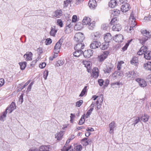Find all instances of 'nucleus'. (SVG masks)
Listing matches in <instances>:
<instances>
[{
  "label": "nucleus",
  "mask_w": 151,
  "mask_h": 151,
  "mask_svg": "<svg viewBox=\"0 0 151 151\" xmlns=\"http://www.w3.org/2000/svg\"><path fill=\"white\" fill-rule=\"evenodd\" d=\"M55 26L51 27L50 35L51 36H54L57 32V30L55 29Z\"/></svg>",
  "instance_id": "27"
},
{
  "label": "nucleus",
  "mask_w": 151,
  "mask_h": 151,
  "mask_svg": "<svg viewBox=\"0 0 151 151\" xmlns=\"http://www.w3.org/2000/svg\"><path fill=\"white\" fill-rule=\"evenodd\" d=\"M83 101L81 100L77 101L76 103V106L80 107L83 103Z\"/></svg>",
  "instance_id": "47"
},
{
  "label": "nucleus",
  "mask_w": 151,
  "mask_h": 151,
  "mask_svg": "<svg viewBox=\"0 0 151 151\" xmlns=\"http://www.w3.org/2000/svg\"><path fill=\"white\" fill-rule=\"evenodd\" d=\"M52 40L50 39L47 38L46 39L45 43L46 45H47L50 44L52 43Z\"/></svg>",
  "instance_id": "50"
},
{
  "label": "nucleus",
  "mask_w": 151,
  "mask_h": 151,
  "mask_svg": "<svg viewBox=\"0 0 151 151\" xmlns=\"http://www.w3.org/2000/svg\"><path fill=\"white\" fill-rule=\"evenodd\" d=\"M116 124L113 121L109 125V133L110 134H113L114 129L116 127Z\"/></svg>",
  "instance_id": "6"
},
{
  "label": "nucleus",
  "mask_w": 151,
  "mask_h": 151,
  "mask_svg": "<svg viewBox=\"0 0 151 151\" xmlns=\"http://www.w3.org/2000/svg\"><path fill=\"white\" fill-rule=\"evenodd\" d=\"M64 64V62L62 60H58L56 62L55 64V66L57 67H59L62 65Z\"/></svg>",
  "instance_id": "40"
},
{
  "label": "nucleus",
  "mask_w": 151,
  "mask_h": 151,
  "mask_svg": "<svg viewBox=\"0 0 151 151\" xmlns=\"http://www.w3.org/2000/svg\"><path fill=\"white\" fill-rule=\"evenodd\" d=\"M141 32L143 36L140 40V42L143 44L148 38H151V33H150L146 30H142Z\"/></svg>",
  "instance_id": "2"
},
{
  "label": "nucleus",
  "mask_w": 151,
  "mask_h": 151,
  "mask_svg": "<svg viewBox=\"0 0 151 151\" xmlns=\"http://www.w3.org/2000/svg\"><path fill=\"white\" fill-rule=\"evenodd\" d=\"M75 116V114H70V122L71 123H72L73 122V119L74 118Z\"/></svg>",
  "instance_id": "56"
},
{
  "label": "nucleus",
  "mask_w": 151,
  "mask_h": 151,
  "mask_svg": "<svg viewBox=\"0 0 151 151\" xmlns=\"http://www.w3.org/2000/svg\"><path fill=\"white\" fill-rule=\"evenodd\" d=\"M121 84H122L121 83H120L119 82H114L111 83V87L113 88H114L117 87L116 85L119 86Z\"/></svg>",
  "instance_id": "36"
},
{
  "label": "nucleus",
  "mask_w": 151,
  "mask_h": 151,
  "mask_svg": "<svg viewBox=\"0 0 151 151\" xmlns=\"http://www.w3.org/2000/svg\"><path fill=\"white\" fill-rule=\"evenodd\" d=\"M129 45V43H127L122 48V50L124 51L127 49Z\"/></svg>",
  "instance_id": "60"
},
{
  "label": "nucleus",
  "mask_w": 151,
  "mask_h": 151,
  "mask_svg": "<svg viewBox=\"0 0 151 151\" xmlns=\"http://www.w3.org/2000/svg\"><path fill=\"white\" fill-rule=\"evenodd\" d=\"M84 56L86 58H88L90 57L93 55V50H85L83 52Z\"/></svg>",
  "instance_id": "12"
},
{
  "label": "nucleus",
  "mask_w": 151,
  "mask_h": 151,
  "mask_svg": "<svg viewBox=\"0 0 151 151\" xmlns=\"http://www.w3.org/2000/svg\"><path fill=\"white\" fill-rule=\"evenodd\" d=\"M83 64L85 65V66L87 68H90V63L88 61H84Z\"/></svg>",
  "instance_id": "43"
},
{
  "label": "nucleus",
  "mask_w": 151,
  "mask_h": 151,
  "mask_svg": "<svg viewBox=\"0 0 151 151\" xmlns=\"http://www.w3.org/2000/svg\"><path fill=\"white\" fill-rule=\"evenodd\" d=\"M84 38V35L81 32H78L75 35L74 40L77 42H82Z\"/></svg>",
  "instance_id": "3"
},
{
  "label": "nucleus",
  "mask_w": 151,
  "mask_h": 151,
  "mask_svg": "<svg viewBox=\"0 0 151 151\" xmlns=\"http://www.w3.org/2000/svg\"><path fill=\"white\" fill-rule=\"evenodd\" d=\"M136 81L141 87H145L147 85L146 82L143 79L138 78L136 79Z\"/></svg>",
  "instance_id": "7"
},
{
  "label": "nucleus",
  "mask_w": 151,
  "mask_h": 151,
  "mask_svg": "<svg viewBox=\"0 0 151 151\" xmlns=\"http://www.w3.org/2000/svg\"><path fill=\"white\" fill-rule=\"evenodd\" d=\"M57 24L60 27H63V23L61 19H58L57 20Z\"/></svg>",
  "instance_id": "49"
},
{
  "label": "nucleus",
  "mask_w": 151,
  "mask_h": 151,
  "mask_svg": "<svg viewBox=\"0 0 151 151\" xmlns=\"http://www.w3.org/2000/svg\"><path fill=\"white\" fill-rule=\"evenodd\" d=\"M116 0H111L109 3V6L111 8H114L116 6Z\"/></svg>",
  "instance_id": "24"
},
{
  "label": "nucleus",
  "mask_w": 151,
  "mask_h": 151,
  "mask_svg": "<svg viewBox=\"0 0 151 151\" xmlns=\"http://www.w3.org/2000/svg\"><path fill=\"white\" fill-rule=\"evenodd\" d=\"M92 76L93 77L96 78L99 76V71L97 68H94L92 70Z\"/></svg>",
  "instance_id": "19"
},
{
  "label": "nucleus",
  "mask_w": 151,
  "mask_h": 151,
  "mask_svg": "<svg viewBox=\"0 0 151 151\" xmlns=\"http://www.w3.org/2000/svg\"><path fill=\"white\" fill-rule=\"evenodd\" d=\"M84 115L82 116L81 118V119H80L79 122H78V124L80 125H81L83 124L85 120H84Z\"/></svg>",
  "instance_id": "42"
},
{
  "label": "nucleus",
  "mask_w": 151,
  "mask_h": 151,
  "mask_svg": "<svg viewBox=\"0 0 151 151\" xmlns=\"http://www.w3.org/2000/svg\"><path fill=\"white\" fill-rule=\"evenodd\" d=\"M46 65V64L45 63L43 62L40 64L39 65V67L41 68H43Z\"/></svg>",
  "instance_id": "52"
},
{
  "label": "nucleus",
  "mask_w": 151,
  "mask_h": 151,
  "mask_svg": "<svg viewBox=\"0 0 151 151\" xmlns=\"http://www.w3.org/2000/svg\"><path fill=\"white\" fill-rule=\"evenodd\" d=\"M7 112V111H5L2 113L1 116L0 117V120L1 121H4V118L6 117Z\"/></svg>",
  "instance_id": "37"
},
{
  "label": "nucleus",
  "mask_w": 151,
  "mask_h": 151,
  "mask_svg": "<svg viewBox=\"0 0 151 151\" xmlns=\"http://www.w3.org/2000/svg\"><path fill=\"white\" fill-rule=\"evenodd\" d=\"M50 148V146H42L40 147L38 151H49Z\"/></svg>",
  "instance_id": "21"
},
{
  "label": "nucleus",
  "mask_w": 151,
  "mask_h": 151,
  "mask_svg": "<svg viewBox=\"0 0 151 151\" xmlns=\"http://www.w3.org/2000/svg\"><path fill=\"white\" fill-rule=\"evenodd\" d=\"M98 83L100 86H102L103 85L104 81L102 79H99L98 81Z\"/></svg>",
  "instance_id": "53"
},
{
  "label": "nucleus",
  "mask_w": 151,
  "mask_h": 151,
  "mask_svg": "<svg viewBox=\"0 0 151 151\" xmlns=\"http://www.w3.org/2000/svg\"><path fill=\"white\" fill-rule=\"evenodd\" d=\"M83 27V24L80 22H78L76 24L74 27V28L78 30H80Z\"/></svg>",
  "instance_id": "29"
},
{
  "label": "nucleus",
  "mask_w": 151,
  "mask_h": 151,
  "mask_svg": "<svg viewBox=\"0 0 151 151\" xmlns=\"http://www.w3.org/2000/svg\"><path fill=\"white\" fill-rule=\"evenodd\" d=\"M109 46V43L105 42L102 43L101 47V48L102 50H105L108 48Z\"/></svg>",
  "instance_id": "30"
},
{
  "label": "nucleus",
  "mask_w": 151,
  "mask_h": 151,
  "mask_svg": "<svg viewBox=\"0 0 151 151\" xmlns=\"http://www.w3.org/2000/svg\"><path fill=\"white\" fill-rule=\"evenodd\" d=\"M54 54L53 56H50L49 59L50 60H52L53 59L56 58L58 56V53L57 52H54Z\"/></svg>",
  "instance_id": "46"
},
{
  "label": "nucleus",
  "mask_w": 151,
  "mask_h": 151,
  "mask_svg": "<svg viewBox=\"0 0 151 151\" xmlns=\"http://www.w3.org/2000/svg\"><path fill=\"white\" fill-rule=\"evenodd\" d=\"M112 39L111 35L109 33H106L104 36V39L105 42L109 43L111 41Z\"/></svg>",
  "instance_id": "13"
},
{
  "label": "nucleus",
  "mask_w": 151,
  "mask_h": 151,
  "mask_svg": "<svg viewBox=\"0 0 151 151\" xmlns=\"http://www.w3.org/2000/svg\"><path fill=\"white\" fill-rule=\"evenodd\" d=\"M118 22V20L117 19L116 17H115L113 18L111 21L110 23L111 25H114V24H117V23Z\"/></svg>",
  "instance_id": "38"
},
{
  "label": "nucleus",
  "mask_w": 151,
  "mask_h": 151,
  "mask_svg": "<svg viewBox=\"0 0 151 151\" xmlns=\"http://www.w3.org/2000/svg\"><path fill=\"white\" fill-rule=\"evenodd\" d=\"M103 97H101L99 98L96 102L95 101L92 102L91 104V105L90 107H91V108H93L94 105H96L97 106V109H100V106H99V101L98 100H100V102L102 103L103 101Z\"/></svg>",
  "instance_id": "5"
},
{
  "label": "nucleus",
  "mask_w": 151,
  "mask_h": 151,
  "mask_svg": "<svg viewBox=\"0 0 151 151\" xmlns=\"http://www.w3.org/2000/svg\"><path fill=\"white\" fill-rule=\"evenodd\" d=\"M78 43L74 46L75 50L82 51L81 50L83 49L85 47L84 44L82 42Z\"/></svg>",
  "instance_id": "8"
},
{
  "label": "nucleus",
  "mask_w": 151,
  "mask_h": 151,
  "mask_svg": "<svg viewBox=\"0 0 151 151\" xmlns=\"http://www.w3.org/2000/svg\"><path fill=\"white\" fill-rule=\"evenodd\" d=\"M7 110L8 111V112L10 113L12 112L14 110L13 109L10 108L9 107H8L6 109L5 111H7Z\"/></svg>",
  "instance_id": "57"
},
{
  "label": "nucleus",
  "mask_w": 151,
  "mask_h": 151,
  "mask_svg": "<svg viewBox=\"0 0 151 151\" xmlns=\"http://www.w3.org/2000/svg\"><path fill=\"white\" fill-rule=\"evenodd\" d=\"M87 139V138H84L81 140L83 144L86 146L89 144H91L92 142L91 140V139H89L88 140Z\"/></svg>",
  "instance_id": "18"
},
{
  "label": "nucleus",
  "mask_w": 151,
  "mask_h": 151,
  "mask_svg": "<svg viewBox=\"0 0 151 151\" xmlns=\"http://www.w3.org/2000/svg\"><path fill=\"white\" fill-rule=\"evenodd\" d=\"M83 53V51L76 50V51L73 52V55L76 57H78Z\"/></svg>",
  "instance_id": "32"
},
{
  "label": "nucleus",
  "mask_w": 151,
  "mask_h": 151,
  "mask_svg": "<svg viewBox=\"0 0 151 151\" xmlns=\"http://www.w3.org/2000/svg\"><path fill=\"white\" fill-rule=\"evenodd\" d=\"M76 151H81L82 149V147L81 145H79L75 147Z\"/></svg>",
  "instance_id": "48"
},
{
  "label": "nucleus",
  "mask_w": 151,
  "mask_h": 151,
  "mask_svg": "<svg viewBox=\"0 0 151 151\" xmlns=\"http://www.w3.org/2000/svg\"><path fill=\"white\" fill-rule=\"evenodd\" d=\"M72 0H66L64 2V7H67L68 4H69L71 1Z\"/></svg>",
  "instance_id": "45"
},
{
  "label": "nucleus",
  "mask_w": 151,
  "mask_h": 151,
  "mask_svg": "<svg viewBox=\"0 0 151 151\" xmlns=\"http://www.w3.org/2000/svg\"><path fill=\"white\" fill-rule=\"evenodd\" d=\"M77 19V16L76 15H73L72 17L73 22H76Z\"/></svg>",
  "instance_id": "63"
},
{
  "label": "nucleus",
  "mask_w": 151,
  "mask_h": 151,
  "mask_svg": "<svg viewBox=\"0 0 151 151\" xmlns=\"http://www.w3.org/2000/svg\"><path fill=\"white\" fill-rule=\"evenodd\" d=\"M87 87L86 86H85L83 90H82L81 94H80L79 96L82 97L83 96L84 94H85L87 90Z\"/></svg>",
  "instance_id": "39"
},
{
  "label": "nucleus",
  "mask_w": 151,
  "mask_h": 151,
  "mask_svg": "<svg viewBox=\"0 0 151 151\" xmlns=\"http://www.w3.org/2000/svg\"><path fill=\"white\" fill-rule=\"evenodd\" d=\"M4 83V81L3 78L0 79V87L3 86Z\"/></svg>",
  "instance_id": "58"
},
{
  "label": "nucleus",
  "mask_w": 151,
  "mask_h": 151,
  "mask_svg": "<svg viewBox=\"0 0 151 151\" xmlns=\"http://www.w3.org/2000/svg\"><path fill=\"white\" fill-rule=\"evenodd\" d=\"M109 53L107 52H105L103 54L100 56L99 57L100 61H102L106 59L108 54Z\"/></svg>",
  "instance_id": "22"
},
{
  "label": "nucleus",
  "mask_w": 151,
  "mask_h": 151,
  "mask_svg": "<svg viewBox=\"0 0 151 151\" xmlns=\"http://www.w3.org/2000/svg\"><path fill=\"white\" fill-rule=\"evenodd\" d=\"M55 138H57L58 140L61 139V138L63 136V132L62 131H60L59 133L56 134Z\"/></svg>",
  "instance_id": "28"
},
{
  "label": "nucleus",
  "mask_w": 151,
  "mask_h": 151,
  "mask_svg": "<svg viewBox=\"0 0 151 151\" xmlns=\"http://www.w3.org/2000/svg\"><path fill=\"white\" fill-rule=\"evenodd\" d=\"M70 30V27L68 26H67L65 29V32L66 33H68L69 32V31H68V30Z\"/></svg>",
  "instance_id": "62"
},
{
  "label": "nucleus",
  "mask_w": 151,
  "mask_h": 151,
  "mask_svg": "<svg viewBox=\"0 0 151 151\" xmlns=\"http://www.w3.org/2000/svg\"><path fill=\"white\" fill-rule=\"evenodd\" d=\"M63 15V12L61 10L58 9L55 11L53 14V17L57 18H59Z\"/></svg>",
  "instance_id": "14"
},
{
  "label": "nucleus",
  "mask_w": 151,
  "mask_h": 151,
  "mask_svg": "<svg viewBox=\"0 0 151 151\" xmlns=\"http://www.w3.org/2000/svg\"><path fill=\"white\" fill-rule=\"evenodd\" d=\"M91 22L90 18L88 17H86L83 19L82 22L84 25H88Z\"/></svg>",
  "instance_id": "25"
},
{
  "label": "nucleus",
  "mask_w": 151,
  "mask_h": 151,
  "mask_svg": "<svg viewBox=\"0 0 151 151\" xmlns=\"http://www.w3.org/2000/svg\"><path fill=\"white\" fill-rule=\"evenodd\" d=\"M101 45V44L100 42L98 41H94L91 44L90 47L92 49H94L98 48Z\"/></svg>",
  "instance_id": "10"
},
{
  "label": "nucleus",
  "mask_w": 151,
  "mask_h": 151,
  "mask_svg": "<svg viewBox=\"0 0 151 151\" xmlns=\"http://www.w3.org/2000/svg\"><path fill=\"white\" fill-rule=\"evenodd\" d=\"M32 54L31 52H27L24 55V57L27 61L31 60H32Z\"/></svg>",
  "instance_id": "16"
},
{
  "label": "nucleus",
  "mask_w": 151,
  "mask_h": 151,
  "mask_svg": "<svg viewBox=\"0 0 151 151\" xmlns=\"http://www.w3.org/2000/svg\"><path fill=\"white\" fill-rule=\"evenodd\" d=\"M144 58L147 60H150L151 59V52L148 51L144 54Z\"/></svg>",
  "instance_id": "26"
},
{
  "label": "nucleus",
  "mask_w": 151,
  "mask_h": 151,
  "mask_svg": "<svg viewBox=\"0 0 151 151\" xmlns=\"http://www.w3.org/2000/svg\"><path fill=\"white\" fill-rule=\"evenodd\" d=\"M130 8L129 4L127 3L123 4L121 8L122 12L125 13L129 10Z\"/></svg>",
  "instance_id": "9"
},
{
  "label": "nucleus",
  "mask_w": 151,
  "mask_h": 151,
  "mask_svg": "<svg viewBox=\"0 0 151 151\" xmlns=\"http://www.w3.org/2000/svg\"><path fill=\"white\" fill-rule=\"evenodd\" d=\"M143 67L146 70L151 71V62H149L146 63H145Z\"/></svg>",
  "instance_id": "23"
},
{
  "label": "nucleus",
  "mask_w": 151,
  "mask_h": 151,
  "mask_svg": "<svg viewBox=\"0 0 151 151\" xmlns=\"http://www.w3.org/2000/svg\"><path fill=\"white\" fill-rule=\"evenodd\" d=\"M139 122H140V119L139 117H138L137 119L135 120L133 124V125H134V126L136 124H137Z\"/></svg>",
  "instance_id": "54"
},
{
  "label": "nucleus",
  "mask_w": 151,
  "mask_h": 151,
  "mask_svg": "<svg viewBox=\"0 0 151 151\" xmlns=\"http://www.w3.org/2000/svg\"><path fill=\"white\" fill-rule=\"evenodd\" d=\"M109 28V24H103L101 26V28L103 30H106Z\"/></svg>",
  "instance_id": "44"
},
{
  "label": "nucleus",
  "mask_w": 151,
  "mask_h": 151,
  "mask_svg": "<svg viewBox=\"0 0 151 151\" xmlns=\"http://www.w3.org/2000/svg\"><path fill=\"white\" fill-rule=\"evenodd\" d=\"M141 120L144 122H146L148 121L149 119V116L147 115H143L141 118Z\"/></svg>",
  "instance_id": "35"
},
{
  "label": "nucleus",
  "mask_w": 151,
  "mask_h": 151,
  "mask_svg": "<svg viewBox=\"0 0 151 151\" xmlns=\"http://www.w3.org/2000/svg\"><path fill=\"white\" fill-rule=\"evenodd\" d=\"M141 48H143L142 50L144 53H145V52H146L147 51V48L146 46H143Z\"/></svg>",
  "instance_id": "61"
},
{
  "label": "nucleus",
  "mask_w": 151,
  "mask_h": 151,
  "mask_svg": "<svg viewBox=\"0 0 151 151\" xmlns=\"http://www.w3.org/2000/svg\"><path fill=\"white\" fill-rule=\"evenodd\" d=\"M122 29V26L119 23L114 24L112 27V29L114 31H119Z\"/></svg>",
  "instance_id": "15"
},
{
  "label": "nucleus",
  "mask_w": 151,
  "mask_h": 151,
  "mask_svg": "<svg viewBox=\"0 0 151 151\" xmlns=\"http://www.w3.org/2000/svg\"><path fill=\"white\" fill-rule=\"evenodd\" d=\"M113 40L116 42H121L123 40V37L121 34L116 35L114 37H113Z\"/></svg>",
  "instance_id": "11"
},
{
  "label": "nucleus",
  "mask_w": 151,
  "mask_h": 151,
  "mask_svg": "<svg viewBox=\"0 0 151 151\" xmlns=\"http://www.w3.org/2000/svg\"><path fill=\"white\" fill-rule=\"evenodd\" d=\"M132 76V78H134L137 77V74L134 72L133 71Z\"/></svg>",
  "instance_id": "64"
},
{
  "label": "nucleus",
  "mask_w": 151,
  "mask_h": 151,
  "mask_svg": "<svg viewBox=\"0 0 151 151\" xmlns=\"http://www.w3.org/2000/svg\"><path fill=\"white\" fill-rule=\"evenodd\" d=\"M93 109V108H91L88 111L85 116L86 118H88L90 116L91 114V113L92 112Z\"/></svg>",
  "instance_id": "41"
},
{
  "label": "nucleus",
  "mask_w": 151,
  "mask_h": 151,
  "mask_svg": "<svg viewBox=\"0 0 151 151\" xmlns=\"http://www.w3.org/2000/svg\"><path fill=\"white\" fill-rule=\"evenodd\" d=\"M27 63L26 62H21L19 63L21 70H24L26 67L27 65Z\"/></svg>",
  "instance_id": "33"
},
{
  "label": "nucleus",
  "mask_w": 151,
  "mask_h": 151,
  "mask_svg": "<svg viewBox=\"0 0 151 151\" xmlns=\"http://www.w3.org/2000/svg\"><path fill=\"white\" fill-rule=\"evenodd\" d=\"M63 39H60L59 40L56 44L55 46L54 52L59 53L60 50V48L63 42Z\"/></svg>",
  "instance_id": "4"
},
{
  "label": "nucleus",
  "mask_w": 151,
  "mask_h": 151,
  "mask_svg": "<svg viewBox=\"0 0 151 151\" xmlns=\"http://www.w3.org/2000/svg\"><path fill=\"white\" fill-rule=\"evenodd\" d=\"M88 4L90 8L92 9L97 6L96 1L95 0H90Z\"/></svg>",
  "instance_id": "17"
},
{
  "label": "nucleus",
  "mask_w": 151,
  "mask_h": 151,
  "mask_svg": "<svg viewBox=\"0 0 151 151\" xmlns=\"http://www.w3.org/2000/svg\"><path fill=\"white\" fill-rule=\"evenodd\" d=\"M101 34L98 32H93L92 33V36L93 38L95 40H98L101 36Z\"/></svg>",
  "instance_id": "20"
},
{
  "label": "nucleus",
  "mask_w": 151,
  "mask_h": 151,
  "mask_svg": "<svg viewBox=\"0 0 151 151\" xmlns=\"http://www.w3.org/2000/svg\"><path fill=\"white\" fill-rule=\"evenodd\" d=\"M143 48H141L139 51L137 52L138 55H141L144 53V52L142 50Z\"/></svg>",
  "instance_id": "59"
},
{
  "label": "nucleus",
  "mask_w": 151,
  "mask_h": 151,
  "mask_svg": "<svg viewBox=\"0 0 151 151\" xmlns=\"http://www.w3.org/2000/svg\"><path fill=\"white\" fill-rule=\"evenodd\" d=\"M95 22L94 21H93L91 23V22L88 24V28L90 30H93V29L95 27Z\"/></svg>",
  "instance_id": "31"
},
{
  "label": "nucleus",
  "mask_w": 151,
  "mask_h": 151,
  "mask_svg": "<svg viewBox=\"0 0 151 151\" xmlns=\"http://www.w3.org/2000/svg\"><path fill=\"white\" fill-rule=\"evenodd\" d=\"M130 62L133 65L137 63L138 62V58L137 57H134L133 58L132 60H131Z\"/></svg>",
  "instance_id": "34"
},
{
  "label": "nucleus",
  "mask_w": 151,
  "mask_h": 151,
  "mask_svg": "<svg viewBox=\"0 0 151 151\" xmlns=\"http://www.w3.org/2000/svg\"><path fill=\"white\" fill-rule=\"evenodd\" d=\"M134 13L132 12L130 14L129 20V24L128 26L125 27V30L128 32L131 33L133 30V28L135 27L137 24L135 22V19L134 17Z\"/></svg>",
  "instance_id": "1"
},
{
  "label": "nucleus",
  "mask_w": 151,
  "mask_h": 151,
  "mask_svg": "<svg viewBox=\"0 0 151 151\" xmlns=\"http://www.w3.org/2000/svg\"><path fill=\"white\" fill-rule=\"evenodd\" d=\"M9 107H10V108L12 109H13L14 110V109H15L16 108L15 104V103H14V102H12V103Z\"/></svg>",
  "instance_id": "51"
},
{
  "label": "nucleus",
  "mask_w": 151,
  "mask_h": 151,
  "mask_svg": "<svg viewBox=\"0 0 151 151\" xmlns=\"http://www.w3.org/2000/svg\"><path fill=\"white\" fill-rule=\"evenodd\" d=\"M23 94H22L19 98V102H20L21 104L23 102Z\"/></svg>",
  "instance_id": "55"
}]
</instances>
